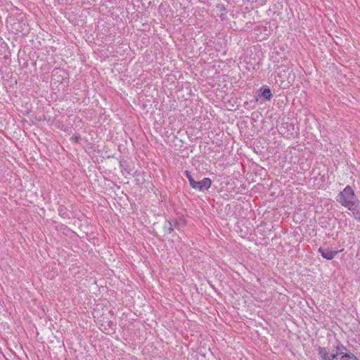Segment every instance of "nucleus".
I'll use <instances>...</instances> for the list:
<instances>
[{"label": "nucleus", "instance_id": "f257e3e1", "mask_svg": "<svg viewBox=\"0 0 360 360\" xmlns=\"http://www.w3.org/2000/svg\"><path fill=\"white\" fill-rule=\"evenodd\" d=\"M337 202L345 207L352 205V203L358 200L354 194V191L350 186H347L336 198Z\"/></svg>", "mask_w": 360, "mask_h": 360}, {"label": "nucleus", "instance_id": "f03ea898", "mask_svg": "<svg viewBox=\"0 0 360 360\" xmlns=\"http://www.w3.org/2000/svg\"><path fill=\"white\" fill-rule=\"evenodd\" d=\"M274 79L275 84H277L279 87L285 89L288 82H287L288 79V68L286 65L282 64L281 65H275L274 66Z\"/></svg>", "mask_w": 360, "mask_h": 360}, {"label": "nucleus", "instance_id": "7ed1b4c3", "mask_svg": "<svg viewBox=\"0 0 360 360\" xmlns=\"http://www.w3.org/2000/svg\"><path fill=\"white\" fill-rule=\"evenodd\" d=\"M193 186H191L193 189L198 190L200 191L207 190L210 188L212 184V181L210 178H204L201 181H194L192 183Z\"/></svg>", "mask_w": 360, "mask_h": 360}, {"label": "nucleus", "instance_id": "20e7f679", "mask_svg": "<svg viewBox=\"0 0 360 360\" xmlns=\"http://www.w3.org/2000/svg\"><path fill=\"white\" fill-rule=\"evenodd\" d=\"M278 138L279 139L278 140H277L276 137H274V139H276V141L274 142V144L276 145V143H278L277 146H274L273 148V150L274 151V155L278 156V158H281L282 155H283L284 158H287V156L288 155L287 153L290 150V148H287V149L283 151L284 153L281 154L280 153V149H283L281 143L283 138L280 135H278Z\"/></svg>", "mask_w": 360, "mask_h": 360}, {"label": "nucleus", "instance_id": "39448f33", "mask_svg": "<svg viewBox=\"0 0 360 360\" xmlns=\"http://www.w3.org/2000/svg\"><path fill=\"white\" fill-rule=\"evenodd\" d=\"M342 250H340L338 251V250L332 251V250H330L329 249H325L321 247H320L318 250V252L321 254V255L323 258H325L328 260L333 259L338 252H342Z\"/></svg>", "mask_w": 360, "mask_h": 360}, {"label": "nucleus", "instance_id": "423d86ee", "mask_svg": "<svg viewBox=\"0 0 360 360\" xmlns=\"http://www.w3.org/2000/svg\"><path fill=\"white\" fill-rule=\"evenodd\" d=\"M319 354L322 360H336L337 359V354H334V353L330 354L325 347H319Z\"/></svg>", "mask_w": 360, "mask_h": 360}, {"label": "nucleus", "instance_id": "0eeeda50", "mask_svg": "<svg viewBox=\"0 0 360 360\" xmlns=\"http://www.w3.org/2000/svg\"><path fill=\"white\" fill-rule=\"evenodd\" d=\"M131 159H122L120 161V165L122 168L124 169V171H126L128 174L134 173L136 172L134 166H131L129 163V160H131Z\"/></svg>", "mask_w": 360, "mask_h": 360}, {"label": "nucleus", "instance_id": "6e6552de", "mask_svg": "<svg viewBox=\"0 0 360 360\" xmlns=\"http://www.w3.org/2000/svg\"><path fill=\"white\" fill-rule=\"evenodd\" d=\"M359 200L352 203V205H349L347 207L348 210H349L354 216V218L360 221V207L359 206Z\"/></svg>", "mask_w": 360, "mask_h": 360}, {"label": "nucleus", "instance_id": "1a4fd4ad", "mask_svg": "<svg viewBox=\"0 0 360 360\" xmlns=\"http://www.w3.org/2000/svg\"><path fill=\"white\" fill-rule=\"evenodd\" d=\"M336 349H337V351L335 354H337V358H340L342 355H343L345 354L350 353V352H347V349L341 344L338 345Z\"/></svg>", "mask_w": 360, "mask_h": 360}, {"label": "nucleus", "instance_id": "9d476101", "mask_svg": "<svg viewBox=\"0 0 360 360\" xmlns=\"http://www.w3.org/2000/svg\"><path fill=\"white\" fill-rule=\"evenodd\" d=\"M163 229H164V232H165V235L170 234L174 230L172 221H167V223L164 226Z\"/></svg>", "mask_w": 360, "mask_h": 360}, {"label": "nucleus", "instance_id": "9b49d317", "mask_svg": "<svg viewBox=\"0 0 360 360\" xmlns=\"http://www.w3.org/2000/svg\"><path fill=\"white\" fill-rule=\"evenodd\" d=\"M336 360H359V359L352 353H349V354H345L342 355L340 358H337Z\"/></svg>", "mask_w": 360, "mask_h": 360}, {"label": "nucleus", "instance_id": "f8f14e48", "mask_svg": "<svg viewBox=\"0 0 360 360\" xmlns=\"http://www.w3.org/2000/svg\"><path fill=\"white\" fill-rule=\"evenodd\" d=\"M173 223L174 229H180L181 227H183L186 225V221L183 219H179V220L172 221Z\"/></svg>", "mask_w": 360, "mask_h": 360}, {"label": "nucleus", "instance_id": "ddd939ff", "mask_svg": "<svg viewBox=\"0 0 360 360\" xmlns=\"http://www.w3.org/2000/svg\"><path fill=\"white\" fill-rule=\"evenodd\" d=\"M261 96H263L265 99H270V89L268 88H265L264 91L262 92Z\"/></svg>", "mask_w": 360, "mask_h": 360}, {"label": "nucleus", "instance_id": "4468645a", "mask_svg": "<svg viewBox=\"0 0 360 360\" xmlns=\"http://www.w3.org/2000/svg\"><path fill=\"white\" fill-rule=\"evenodd\" d=\"M186 176L188 178V181H189V184H190V186H193V182L195 181V180L193 179V178L192 177L191 173L188 170H186L185 172H184Z\"/></svg>", "mask_w": 360, "mask_h": 360}, {"label": "nucleus", "instance_id": "2eb2a0df", "mask_svg": "<svg viewBox=\"0 0 360 360\" xmlns=\"http://www.w3.org/2000/svg\"><path fill=\"white\" fill-rule=\"evenodd\" d=\"M60 72H61V70H54V71H53V72H54V73H53V77H56V74H58V73H59Z\"/></svg>", "mask_w": 360, "mask_h": 360}, {"label": "nucleus", "instance_id": "dca6fc26", "mask_svg": "<svg viewBox=\"0 0 360 360\" xmlns=\"http://www.w3.org/2000/svg\"><path fill=\"white\" fill-rule=\"evenodd\" d=\"M108 325H109V326L110 328H112V326H113V323L112 321H109V324Z\"/></svg>", "mask_w": 360, "mask_h": 360}, {"label": "nucleus", "instance_id": "f3484780", "mask_svg": "<svg viewBox=\"0 0 360 360\" xmlns=\"http://www.w3.org/2000/svg\"><path fill=\"white\" fill-rule=\"evenodd\" d=\"M279 15V13H277L276 11H274L273 12V15Z\"/></svg>", "mask_w": 360, "mask_h": 360}, {"label": "nucleus", "instance_id": "a211bd4d", "mask_svg": "<svg viewBox=\"0 0 360 360\" xmlns=\"http://www.w3.org/2000/svg\"><path fill=\"white\" fill-rule=\"evenodd\" d=\"M74 140L77 141V137H75Z\"/></svg>", "mask_w": 360, "mask_h": 360}]
</instances>
